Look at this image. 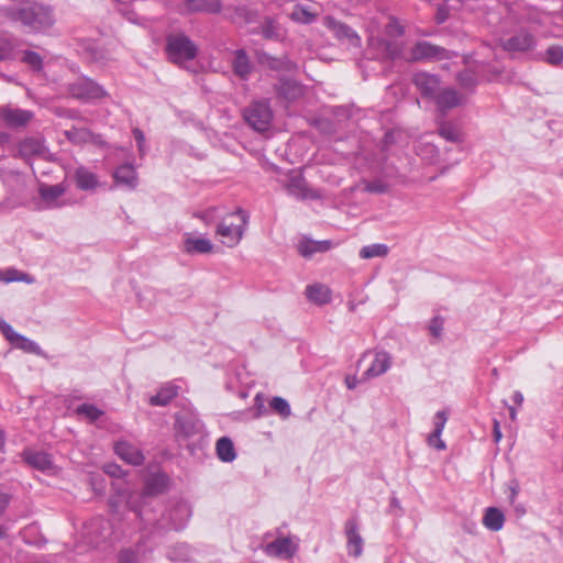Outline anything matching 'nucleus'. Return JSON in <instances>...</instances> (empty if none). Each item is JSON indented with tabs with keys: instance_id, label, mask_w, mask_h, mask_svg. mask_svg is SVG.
Here are the masks:
<instances>
[{
	"instance_id": "7",
	"label": "nucleus",
	"mask_w": 563,
	"mask_h": 563,
	"mask_svg": "<svg viewBox=\"0 0 563 563\" xmlns=\"http://www.w3.org/2000/svg\"><path fill=\"white\" fill-rule=\"evenodd\" d=\"M323 25L330 30L335 38L340 42L346 43L347 45L355 48L361 47V37L347 24L334 19L331 15H327L323 18Z\"/></svg>"
},
{
	"instance_id": "57",
	"label": "nucleus",
	"mask_w": 563,
	"mask_h": 563,
	"mask_svg": "<svg viewBox=\"0 0 563 563\" xmlns=\"http://www.w3.org/2000/svg\"><path fill=\"white\" fill-rule=\"evenodd\" d=\"M428 444L437 450H444L446 448L443 440H441V434L431 433L428 437Z\"/></svg>"
},
{
	"instance_id": "40",
	"label": "nucleus",
	"mask_w": 563,
	"mask_h": 563,
	"mask_svg": "<svg viewBox=\"0 0 563 563\" xmlns=\"http://www.w3.org/2000/svg\"><path fill=\"white\" fill-rule=\"evenodd\" d=\"M260 29L261 34L266 40H280L283 37L280 26L273 19H265Z\"/></svg>"
},
{
	"instance_id": "14",
	"label": "nucleus",
	"mask_w": 563,
	"mask_h": 563,
	"mask_svg": "<svg viewBox=\"0 0 563 563\" xmlns=\"http://www.w3.org/2000/svg\"><path fill=\"white\" fill-rule=\"evenodd\" d=\"M286 190L297 199H317L319 195L311 190L300 174L291 175L286 184Z\"/></svg>"
},
{
	"instance_id": "48",
	"label": "nucleus",
	"mask_w": 563,
	"mask_h": 563,
	"mask_svg": "<svg viewBox=\"0 0 563 563\" xmlns=\"http://www.w3.org/2000/svg\"><path fill=\"white\" fill-rule=\"evenodd\" d=\"M545 60L552 65H559L563 62V47L552 45L545 52Z\"/></svg>"
},
{
	"instance_id": "38",
	"label": "nucleus",
	"mask_w": 563,
	"mask_h": 563,
	"mask_svg": "<svg viewBox=\"0 0 563 563\" xmlns=\"http://www.w3.org/2000/svg\"><path fill=\"white\" fill-rule=\"evenodd\" d=\"M439 134L444 140L452 143H460L462 141L460 128L452 122H441L439 125Z\"/></svg>"
},
{
	"instance_id": "32",
	"label": "nucleus",
	"mask_w": 563,
	"mask_h": 563,
	"mask_svg": "<svg viewBox=\"0 0 563 563\" xmlns=\"http://www.w3.org/2000/svg\"><path fill=\"white\" fill-rule=\"evenodd\" d=\"M23 459L29 465L40 471L49 470L53 465L49 455L45 452L25 451L23 452Z\"/></svg>"
},
{
	"instance_id": "43",
	"label": "nucleus",
	"mask_w": 563,
	"mask_h": 563,
	"mask_svg": "<svg viewBox=\"0 0 563 563\" xmlns=\"http://www.w3.org/2000/svg\"><path fill=\"white\" fill-rule=\"evenodd\" d=\"M15 44L7 36L0 35V60H10L14 58Z\"/></svg>"
},
{
	"instance_id": "21",
	"label": "nucleus",
	"mask_w": 563,
	"mask_h": 563,
	"mask_svg": "<svg viewBox=\"0 0 563 563\" xmlns=\"http://www.w3.org/2000/svg\"><path fill=\"white\" fill-rule=\"evenodd\" d=\"M19 152L24 158L45 157L47 147L44 141L37 137H26L20 143Z\"/></svg>"
},
{
	"instance_id": "19",
	"label": "nucleus",
	"mask_w": 563,
	"mask_h": 563,
	"mask_svg": "<svg viewBox=\"0 0 563 563\" xmlns=\"http://www.w3.org/2000/svg\"><path fill=\"white\" fill-rule=\"evenodd\" d=\"M184 252L189 255L209 254L213 251L212 242L202 236H194L189 233L185 234Z\"/></svg>"
},
{
	"instance_id": "50",
	"label": "nucleus",
	"mask_w": 563,
	"mask_h": 563,
	"mask_svg": "<svg viewBox=\"0 0 563 563\" xmlns=\"http://www.w3.org/2000/svg\"><path fill=\"white\" fill-rule=\"evenodd\" d=\"M291 19L299 23H310L313 21L314 15L306 8L296 7L291 12Z\"/></svg>"
},
{
	"instance_id": "22",
	"label": "nucleus",
	"mask_w": 563,
	"mask_h": 563,
	"mask_svg": "<svg viewBox=\"0 0 563 563\" xmlns=\"http://www.w3.org/2000/svg\"><path fill=\"white\" fill-rule=\"evenodd\" d=\"M232 69L235 76L241 80H247L253 71V65L245 49H236L233 52Z\"/></svg>"
},
{
	"instance_id": "54",
	"label": "nucleus",
	"mask_w": 563,
	"mask_h": 563,
	"mask_svg": "<svg viewBox=\"0 0 563 563\" xmlns=\"http://www.w3.org/2000/svg\"><path fill=\"white\" fill-rule=\"evenodd\" d=\"M89 529L92 530H102L101 532V539H106L110 533H103L104 531L109 530V522L102 518H97L93 521H91Z\"/></svg>"
},
{
	"instance_id": "58",
	"label": "nucleus",
	"mask_w": 563,
	"mask_h": 563,
	"mask_svg": "<svg viewBox=\"0 0 563 563\" xmlns=\"http://www.w3.org/2000/svg\"><path fill=\"white\" fill-rule=\"evenodd\" d=\"M214 213L216 209L212 208L201 212H196L194 216L203 221L206 224H210L214 221Z\"/></svg>"
},
{
	"instance_id": "62",
	"label": "nucleus",
	"mask_w": 563,
	"mask_h": 563,
	"mask_svg": "<svg viewBox=\"0 0 563 563\" xmlns=\"http://www.w3.org/2000/svg\"><path fill=\"white\" fill-rule=\"evenodd\" d=\"M10 503V496L5 493H0V517L5 512Z\"/></svg>"
},
{
	"instance_id": "25",
	"label": "nucleus",
	"mask_w": 563,
	"mask_h": 563,
	"mask_svg": "<svg viewBox=\"0 0 563 563\" xmlns=\"http://www.w3.org/2000/svg\"><path fill=\"white\" fill-rule=\"evenodd\" d=\"M65 137L75 145H82L86 143H98L100 135L92 133L86 128H71L64 131Z\"/></svg>"
},
{
	"instance_id": "8",
	"label": "nucleus",
	"mask_w": 563,
	"mask_h": 563,
	"mask_svg": "<svg viewBox=\"0 0 563 563\" xmlns=\"http://www.w3.org/2000/svg\"><path fill=\"white\" fill-rule=\"evenodd\" d=\"M451 57L450 52L441 46L427 41L417 42L410 49L409 59L418 60H442Z\"/></svg>"
},
{
	"instance_id": "42",
	"label": "nucleus",
	"mask_w": 563,
	"mask_h": 563,
	"mask_svg": "<svg viewBox=\"0 0 563 563\" xmlns=\"http://www.w3.org/2000/svg\"><path fill=\"white\" fill-rule=\"evenodd\" d=\"M86 52L88 57L96 63H103L110 58L109 52L96 43L89 44Z\"/></svg>"
},
{
	"instance_id": "9",
	"label": "nucleus",
	"mask_w": 563,
	"mask_h": 563,
	"mask_svg": "<svg viewBox=\"0 0 563 563\" xmlns=\"http://www.w3.org/2000/svg\"><path fill=\"white\" fill-rule=\"evenodd\" d=\"M501 47L507 52H530L537 47V37L527 29H520L510 37L501 41Z\"/></svg>"
},
{
	"instance_id": "31",
	"label": "nucleus",
	"mask_w": 563,
	"mask_h": 563,
	"mask_svg": "<svg viewBox=\"0 0 563 563\" xmlns=\"http://www.w3.org/2000/svg\"><path fill=\"white\" fill-rule=\"evenodd\" d=\"M76 185L81 190H91L98 186L96 174L86 167H78L75 172Z\"/></svg>"
},
{
	"instance_id": "1",
	"label": "nucleus",
	"mask_w": 563,
	"mask_h": 563,
	"mask_svg": "<svg viewBox=\"0 0 563 563\" xmlns=\"http://www.w3.org/2000/svg\"><path fill=\"white\" fill-rule=\"evenodd\" d=\"M1 12L10 21L20 23L33 33L44 32L55 23L52 7L37 0H12Z\"/></svg>"
},
{
	"instance_id": "10",
	"label": "nucleus",
	"mask_w": 563,
	"mask_h": 563,
	"mask_svg": "<svg viewBox=\"0 0 563 563\" xmlns=\"http://www.w3.org/2000/svg\"><path fill=\"white\" fill-rule=\"evenodd\" d=\"M298 550V544L291 537L278 536L275 540L263 545L266 555L280 559H291Z\"/></svg>"
},
{
	"instance_id": "46",
	"label": "nucleus",
	"mask_w": 563,
	"mask_h": 563,
	"mask_svg": "<svg viewBox=\"0 0 563 563\" xmlns=\"http://www.w3.org/2000/svg\"><path fill=\"white\" fill-rule=\"evenodd\" d=\"M271 408L277 412L278 415H280L283 418H288L291 413V409H290V406L288 404V401L282 397H274L272 400H271Z\"/></svg>"
},
{
	"instance_id": "49",
	"label": "nucleus",
	"mask_w": 563,
	"mask_h": 563,
	"mask_svg": "<svg viewBox=\"0 0 563 563\" xmlns=\"http://www.w3.org/2000/svg\"><path fill=\"white\" fill-rule=\"evenodd\" d=\"M22 60L30 65L34 70H41L43 67V59L41 55L33 51H25Z\"/></svg>"
},
{
	"instance_id": "28",
	"label": "nucleus",
	"mask_w": 563,
	"mask_h": 563,
	"mask_svg": "<svg viewBox=\"0 0 563 563\" xmlns=\"http://www.w3.org/2000/svg\"><path fill=\"white\" fill-rule=\"evenodd\" d=\"M331 242L328 240L324 241H313L309 239H305L298 244V252L303 257H311L314 253H321L330 250Z\"/></svg>"
},
{
	"instance_id": "37",
	"label": "nucleus",
	"mask_w": 563,
	"mask_h": 563,
	"mask_svg": "<svg viewBox=\"0 0 563 563\" xmlns=\"http://www.w3.org/2000/svg\"><path fill=\"white\" fill-rule=\"evenodd\" d=\"M166 556L172 562H187L192 556L191 548L186 543H178L168 548Z\"/></svg>"
},
{
	"instance_id": "52",
	"label": "nucleus",
	"mask_w": 563,
	"mask_h": 563,
	"mask_svg": "<svg viewBox=\"0 0 563 563\" xmlns=\"http://www.w3.org/2000/svg\"><path fill=\"white\" fill-rule=\"evenodd\" d=\"M119 563H140V555L137 550L125 549L119 554Z\"/></svg>"
},
{
	"instance_id": "12",
	"label": "nucleus",
	"mask_w": 563,
	"mask_h": 563,
	"mask_svg": "<svg viewBox=\"0 0 563 563\" xmlns=\"http://www.w3.org/2000/svg\"><path fill=\"white\" fill-rule=\"evenodd\" d=\"M412 82L421 95L426 98L433 99L440 90V79L438 76L420 71L413 75Z\"/></svg>"
},
{
	"instance_id": "60",
	"label": "nucleus",
	"mask_w": 563,
	"mask_h": 563,
	"mask_svg": "<svg viewBox=\"0 0 563 563\" xmlns=\"http://www.w3.org/2000/svg\"><path fill=\"white\" fill-rule=\"evenodd\" d=\"M132 133L137 143L139 151L141 153H144V144H145L144 133L137 128L133 129Z\"/></svg>"
},
{
	"instance_id": "39",
	"label": "nucleus",
	"mask_w": 563,
	"mask_h": 563,
	"mask_svg": "<svg viewBox=\"0 0 563 563\" xmlns=\"http://www.w3.org/2000/svg\"><path fill=\"white\" fill-rule=\"evenodd\" d=\"M545 14L536 8H527L517 19L518 23H527L533 25H543Z\"/></svg>"
},
{
	"instance_id": "26",
	"label": "nucleus",
	"mask_w": 563,
	"mask_h": 563,
	"mask_svg": "<svg viewBox=\"0 0 563 563\" xmlns=\"http://www.w3.org/2000/svg\"><path fill=\"white\" fill-rule=\"evenodd\" d=\"M168 484L167 475L163 473L152 474L146 478L143 497L156 496L162 494Z\"/></svg>"
},
{
	"instance_id": "35",
	"label": "nucleus",
	"mask_w": 563,
	"mask_h": 563,
	"mask_svg": "<svg viewBox=\"0 0 563 563\" xmlns=\"http://www.w3.org/2000/svg\"><path fill=\"white\" fill-rule=\"evenodd\" d=\"M0 282L1 283H13V282H23L25 284H33L35 278L24 272L18 271L16 268L10 267L7 269H0Z\"/></svg>"
},
{
	"instance_id": "3",
	"label": "nucleus",
	"mask_w": 563,
	"mask_h": 563,
	"mask_svg": "<svg viewBox=\"0 0 563 563\" xmlns=\"http://www.w3.org/2000/svg\"><path fill=\"white\" fill-rule=\"evenodd\" d=\"M167 57L174 64L181 65L197 57L198 46L185 33H172L166 36Z\"/></svg>"
},
{
	"instance_id": "17",
	"label": "nucleus",
	"mask_w": 563,
	"mask_h": 563,
	"mask_svg": "<svg viewBox=\"0 0 563 563\" xmlns=\"http://www.w3.org/2000/svg\"><path fill=\"white\" fill-rule=\"evenodd\" d=\"M373 356L371 366L364 372L366 378H375L385 374L393 364V357L386 351H375Z\"/></svg>"
},
{
	"instance_id": "5",
	"label": "nucleus",
	"mask_w": 563,
	"mask_h": 563,
	"mask_svg": "<svg viewBox=\"0 0 563 563\" xmlns=\"http://www.w3.org/2000/svg\"><path fill=\"white\" fill-rule=\"evenodd\" d=\"M245 122L257 132H265L271 128L273 121V111L269 102L266 100H256L251 102L243 110Z\"/></svg>"
},
{
	"instance_id": "44",
	"label": "nucleus",
	"mask_w": 563,
	"mask_h": 563,
	"mask_svg": "<svg viewBox=\"0 0 563 563\" xmlns=\"http://www.w3.org/2000/svg\"><path fill=\"white\" fill-rule=\"evenodd\" d=\"M460 86L466 90L473 91L477 85V78L474 71L466 69L457 75Z\"/></svg>"
},
{
	"instance_id": "41",
	"label": "nucleus",
	"mask_w": 563,
	"mask_h": 563,
	"mask_svg": "<svg viewBox=\"0 0 563 563\" xmlns=\"http://www.w3.org/2000/svg\"><path fill=\"white\" fill-rule=\"evenodd\" d=\"M388 254V246L386 244H371L363 246L360 251V257L369 260L374 257H385Z\"/></svg>"
},
{
	"instance_id": "63",
	"label": "nucleus",
	"mask_w": 563,
	"mask_h": 563,
	"mask_svg": "<svg viewBox=\"0 0 563 563\" xmlns=\"http://www.w3.org/2000/svg\"><path fill=\"white\" fill-rule=\"evenodd\" d=\"M0 330L4 338L7 339L12 333L13 328L3 319L0 318Z\"/></svg>"
},
{
	"instance_id": "45",
	"label": "nucleus",
	"mask_w": 563,
	"mask_h": 563,
	"mask_svg": "<svg viewBox=\"0 0 563 563\" xmlns=\"http://www.w3.org/2000/svg\"><path fill=\"white\" fill-rule=\"evenodd\" d=\"M76 412L80 416H85L90 421H96L103 415L102 410L91 404H82L78 406Z\"/></svg>"
},
{
	"instance_id": "29",
	"label": "nucleus",
	"mask_w": 563,
	"mask_h": 563,
	"mask_svg": "<svg viewBox=\"0 0 563 563\" xmlns=\"http://www.w3.org/2000/svg\"><path fill=\"white\" fill-rule=\"evenodd\" d=\"M306 296L317 305H324L331 300V290L322 284L309 285L306 288Z\"/></svg>"
},
{
	"instance_id": "11",
	"label": "nucleus",
	"mask_w": 563,
	"mask_h": 563,
	"mask_svg": "<svg viewBox=\"0 0 563 563\" xmlns=\"http://www.w3.org/2000/svg\"><path fill=\"white\" fill-rule=\"evenodd\" d=\"M33 117L34 114L30 110L12 108L10 106L0 107V120L9 128H23Z\"/></svg>"
},
{
	"instance_id": "51",
	"label": "nucleus",
	"mask_w": 563,
	"mask_h": 563,
	"mask_svg": "<svg viewBox=\"0 0 563 563\" xmlns=\"http://www.w3.org/2000/svg\"><path fill=\"white\" fill-rule=\"evenodd\" d=\"M267 66L274 70H290L292 63L287 58L267 57Z\"/></svg>"
},
{
	"instance_id": "23",
	"label": "nucleus",
	"mask_w": 563,
	"mask_h": 563,
	"mask_svg": "<svg viewBox=\"0 0 563 563\" xmlns=\"http://www.w3.org/2000/svg\"><path fill=\"white\" fill-rule=\"evenodd\" d=\"M185 10L188 13H209L217 14L222 10L221 0H186Z\"/></svg>"
},
{
	"instance_id": "36",
	"label": "nucleus",
	"mask_w": 563,
	"mask_h": 563,
	"mask_svg": "<svg viewBox=\"0 0 563 563\" xmlns=\"http://www.w3.org/2000/svg\"><path fill=\"white\" fill-rule=\"evenodd\" d=\"M177 386L170 384L165 385L156 395L150 398V404L152 406H166L177 396Z\"/></svg>"
},
{
	"instance_id": "16",
	"label": "nucleus",
	"mask_w": 563,
	"mask_h": 563,
	"mask_svg": "<svg viewBox=\"0 0 563 563\" xmlns=\"http://www.w3.org/2000/svg\"><path fill=\"white\" fill-rule=\"evenodd\" d=\"M114 452L120 459L131 465L139 466L145 460L143 452L128 441H118L114 444Z\"/></svg>"
},
{
	"instance_id": "27",
	"label": "nucleus",
	"mask_w": 563,
	"mask_h": 563,
	"mask_svg": "<svg viewBox=\"0 0 563 563\" xmlns=\"http://www.w3.org/2000/svg\"><path fill=\"white\" fill-rule=\"evenodd\" d=\"M66 191V188L63 184L57 185H41L38 189V194L41 198L46 203L47 208L57 207L56 200L62 197Z\"/></svg>"
},
{
	"instance_id": "47",
	"label": "nucleus",
	"mask_w": 563,
	"mask_h": 563,
	"mask_svg": "<svg viewBox=\"0 0 563 563\" xmlns=\"http://www.w3.org/2000/svg\"><path fill=\"white\" fill-rule=\"evenodd\" d=\"M231 20L236 24H247L253 20V14L246 7L241 5L234 9Z\"/></svg>"
},
{
	"instance_id": "2",
	"label": "nucleus",
	"mask_w": 563,
	"mask_h": 563,
	"mask_svg": "<svg viewBox=\"0 0 563 563\" xmlns=\"http://www.w3.org/2000/svg\"><path fill=\"white\" fill-rule=\"evenodd\" d=\"M143 530L150 534L163 533L168 530L179 531L184 529L191 517V508L186 501H178L168 508L159 519H156L150 509L137 510Z\"/></svg>"
},
{
	"instance_id": "61",
	"label": "nucleus",
	"mask_w": 563,
	"mask_h": 563,
	"mask_svg": "<svg viewBox=\"0 0 563 563\" xmlns=\"http://www.w3.org/2000/svg\"><path fill=\"white\" fill-rule=\"evenodd\" d=\"M60 115L66 117L71 120H82L80 112L75 109L63 110Z\"/></svg>"
},
{
	"instance_id": "55",
	"label": "nucleus",
	"mask_w": 563,
	"mask_h": 563,
	"mask_svg": "<svg viewBox=\"0 0 563 563\" xmlns=\"http://www.w3.org/2000/svg\"><path fill=\"white\" fill-rule=\"evenodd\" d=\"M386 33L389 36H401L404 34V27L397 22L396 19L389 18V22L386 25Z\"/></svg>"
},
{
	"instance_id": "20",
	"label": "nucleus",
	"mask_w": 563,
	"mask_h": 563,
	"mask_svg": "<svg viewBox=\"0 0 563 563\" xmlns=\"http://www.w3.org/2000/svg\"><path fill=\"white\" fill-rule=\"evenodd\" d=\"M113 178L117 185L125 187L129 190L135 189L139 184L137 174L131 164L119 166L113 173Z\"/></svg>"
},
{
	"instance_id": "24",
	"label": "nucleus",
	"mask_w": 563,
	"mask_h": 563,
	"mask_svg": "<svg viewBox=\"0 0 563 563\" xmlns=\"http://www.w3.org/2000/svg\"><path fill=\"white\" fill-rule=\"evenodd\" d=\"M276 91L280 98L287 101H294L302 96L303 88L296 80L282 78L279 84L276 86Z\"/></svg>"
},
{
	"instance_id": "6",
	"label": "nucleus",
	"mask_w": 563,
	"mask_h": 563,
	"mask_svg": "<svg viewBox=\"0 0 563 563\" xmlns=\"http://www.w3.org/2000/svg\"><path fill=\"white\" fill-rule=\"evenodd\" d=\"M232 216H239L241 223L234 224L222 221L217 228V234L221 236L222 243L229 247H233L240 243L250 218L249 213L241 208L236 209Z\"/></svg>"
},
{
	"instance_id": "56",
	"label": "nucleus",
	"mask_w": 563,
	"mask_h": 563,
	"mask_svg": "<svg viewBox=\"0 0 563 563\" xmlns=\"http://www.w3.org/2000/svg\"><path fill=\"white\" fill-rule=\"evenodd\" d=\"M443 330V320L440 317H434L429 325V331L434 338H440Z\"/></svg>"
},
{
	"instance_id": "53",
	"label": "nucleus",
	"mask_w": 563,
	"mask_h": 563,
	"mask_svg": "<svg viewBox=\"0 0 563 563\" xmlns=\"http://www.w3.org/2000/svg\"><path fill=\"white\" fill-rule=\"evenodd\" d=\"M446 421H448L446 412L444 410L438 411L434 415V420H433L434 430H433V433L442 434V431H443V429L445 427Z\"/></svg>"
},
{
	"instance_id": "13",
	"label": "nucleus",
	"mask_w": 563,
	"mask_h": 563,
	"mask_svg": "<svg viewBox=\"0 0 563 563\" xmlns=\"http://www.w3.org/2000/svg\"><path fill=\"white\" fill-rule=\"evenodd\" d=\"M433 100L435 101L438 110L442 114H445L449 110L463 103V96L453 88H440Z\"/></svg>"
},
{
	"instance_id": "4",
	"label": "nucleus",
	"mask_w": 563,
	"mask_h": 563,
	"mask_svg": "<svg viewBox=\"0 0 563 563\" xmlns=\"http://www.w3.org/2000/svg\"><path fill=\"white\" fill-rule=\"evenodd\" d=\"M67 91L70 97L85 103L95 102L108 97V91L104 87L87 76H80L75 81L69 82Z\"/></svg>"
},
{
	"instance_id": "30",
	"label": "nucleus",
	"mask_w": 563,
	"mask_h": 563,
	"mask_svg": "<svg viewBox=\"0 0 563 563\" xmlns=\"http://www.w3.org/2000/svg\"><path fill=\"white\" fill-rule=\"evenodd\" d=\"M505 523V516L501 510L496 507H488L483 517V525L490 531H499Z\"/></svg>"
},
{
	"instance_id": "59",
	"label": "nucleus",
	"mask_w": 563,
	"mask_h": 563,
	"mask_svg": "<svg viewBox=\"0 0 563 563\" xmlns=\"http://www.w3.org/2000/svg\"><path fill=\"white\" fill-rule=\"evenodd\" d=\"M104 472L114 477H122L124 475V472L121 468V466H119L117 464L104 465Z\"/></svg>"
},
{
	"instance_id": "64",
	"label": "nucleus",
	"mask_w": 563,
	"mask_h": 563,
	"mask_svg": "<svg viewBox=\"0 0 563 563\" xmlns=\"http://www.w3.org/2000/svg\"><path fill=\"white\" fill-rule=\"evenodd\" d=\"M435 19L437 23H443L448 19V11L444 8H439Z\"/></svg>"
},
{
	"instance_id": "18",
	"label": "nucleus",
	"mask_w": 563,
	"mask_h": 563,
	"mask_svg": "<svg viewBox=\"0 0 563 563\" xmlns=\"http://www.w3.org/2000/svg\"><path fill=\"white\" fill-rule=\"evenodd\" d=\"M368 29L371 31V35L368 37V43L372 47L373 46L378 47V49L380 51L379 52L380 57L395 59L400 55L401 49L397 42L387 41L385 38L375 37L373 35V20L371 21Z\"/></svg>"
},
{
	"instance_id": "33",
	"label": "nucleus",
	"mask_w": 563,
	"mask_h": 563,
	"mask_svg": "<svg viewBox=\"0 0 563 563\" xmlns=\"http://www.w3.org/2000/svg\"><path fill=\"white\" fill-rule=\"evenodd\" d=\"M218 457L225 463L232 462L236 457L233 442L228 437H222L217 441L216 445Z\"/></svg>"
},
{
	"instance_id": "15",
	"label": "nucleus",
	"mask_w": 563,
	"mask_h": 563,
	"mask_svg": "<svg viewBox=\"0 0 563 563\" xmlns=\"http://www.w3.org/2000/svg\"><path fill=\"white\" fill-rule=\"evenodd\" d=\"M345 534L347 538V553L354 558L361 556L363 552V538L358 532V525L356 519H350L345 522Z\"/></svg>"
},
{
	"instance_id": "34",
	"label": "nucleus",
	"mask_w": 563,
	"mask_h": 563,
	"mask_svg": "<svg viewBox=\"0 0 563 563\" xmlns=\"http://www.w3.org/2000/svg\"><path fill=\"white\" fill-rule=\"evenodd\" d=\"M7 340L14 344L16 347L25 351V352H29V353H34V354H40L41 352V347L38 346V344L30 339H27L26 336L15 332L14 330L12 331V333L7 338Z\"/></svg>"
}]
</instances>
